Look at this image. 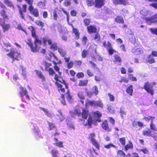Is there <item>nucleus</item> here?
<instances>
[{
	"instance_id": "obj_11",
	"label": "nucleus",
	"mask_w": 157,
	"mask_h": 157,
	"mask_svg": "<svg viewBox=\"0 0 157 157\" xmlns=\"http://www.w3.org/2000/svg\"><path fill=\"white\" fill-rule=\"evenodd\" d=\"M131 52L134 55H139L143 53V51L141 48V46H135L132 48L131 50Z\"/></svg>"
},
{
	"instance_id": "obj_14",
	"label": "nucleus",
	"mask_w": 157,
	"mask_h": 157,
	"mask_svg": "<svg viewBox=\"0 0 157 157\" xmlns=\"http://www.w3.org/2000/svg\"><path fill=\"white\" fill-rule=\"evenodd\" d=\"M146 23L151 24L152 23H157V13H156L151 17L146 18Z\"/></svg>"
},
{
	"instance_id": "obj_9",
	"label": "nucleus",
	"mask_w": 157,
	"mask_h": 157,
	"mask_svg": "<svg viewBox=\"0 0 157 157\" xmlns=\"http://www.w3.org/2000/svg\"><path fill=\"white\" fill-rule=\"evenodd\" d=\"M17 7L19 10V13L20 15V17L22 19L25 20V14L24 13H25L27 11V6L25 4H23L22 5V7L19 5H17Z\"/></svg>"
},
{
	"instance_id": "obj_29",
	"label": "nucleus",
	"mask_w": 157,
	"mask_h": 157,
	"mask_svg": "<svg viewBox=\"0 0 157 157\" xmlns=\"http://www.w3.org/2000/svg\"><path fill=\"white\" fill-rule=\"evenodd\" d=\"M35 71L36 72V74L38 77L40 78L41 79V81L42 82H44L45 81V77L40 71L35 70Z\"/></svg>"
},
{
	"instance_id": "obj_56",
	"label": "nucleus",
	"mask_w": 157,
	"mask_h": 157,
	"mask_svg": "<svg viewBox=\"0 0 157 157\" xmlns=\"http://www.w3.org/2000/svg\"><path fill=\"white\" fill-rule=\"evenodd\" d=\"M54 145L60 148L63 147V143L62 141H59L58 142H56L54 143Z\"/></svg>"
},
{
	"instance_id": "obj_16",
	"label": "nucleus",
	"mask_w": 157,
	"mask_h": 157,
	"mask_svg": "<svg viewBox=\"0 0 157 157\" xmlns=\"http://www.w3.org/2000/svg\"><path fill=\"white\" fill-rule=\"evenodd\" d=\"M113 2L115 5H123L124 6L128 3V0H113Z\"/></svg>"
},
{
	"instance_id": "obj_24",
	"label": "nucleus",
	"mask_w": 157,
	"mask_h": 157,
	"mask_svg": "<svg viewBox=\"0 0 157 157\" xmlns=\"http://www.w3.org/2000/svg\"><path fill=\"white\" fill-rule=\"evenodd\" d=\"M146 62L151 64L155 63V61L154 57L151 55L150 54L148 56Z\"/></svg>"
},
{
	"instance_id": "obj_63",
	"label": "nucleus",
	"mask_w": 157,
	"mask_h": 157,
	"mask_svg": "<svg viewBox=\"0 0 157 157\" xmlns=\"http://www.w3.org/2000/svg\"><path fill=\"white\" fill-rule=\"evenodd\" d=\"M119 82L120 83L124 82V83H127L128 82V80L127 78L124 77H122L120 80L119 81Z\"/></svg>"
},
{
	"instance_id": "obj_30",
	"label": "nucleus",
	"mask_w": 157,
	"mask_h": 157,
	"mask_svg": "<svg viewBox=\"0 0 157 157\" xmlns=\"http://www.w3.org/2000/svg\"><path fill=\"white\" fill-rule=\"evenodd\" d=\"M52 63L54 64V68L55 70L57 72H59L60 70L59 68L57 66L58 64H61L62 62L61 60L59 61V62H56L55 61L53 60Z\"/></svg>"
},
{
	"instance_id": "obj_12",
	"label": "nucleus",
	"mask_w": 157,
	"mask_h": 157,
	"mask_svg": "<svg viewBox=\"0 0 157 157\" xmlns=\"http://www.w3.org/2000/svg\"><path fill=\"white\" fill-rule=\"evenodd\" d=\"M101 126L104 130L108 132H110L111 131V128L110 127V126L109 125L107 120H105L102 121Z\"/></svg>"
},
{
	"instance_id": "obj_3",
	"label": "nucleus",
	"mask_w": 157,
	"mask_h": 157,
	"mask_svg": "<svg viewBox=\"0 0 157 157\" xmlns=\"http://www.w3.org/2000/svg\"><path fill=\"white\" fill-rule=\"evenodd\" d=\"M29 29L31 30V35L33 38L34 39V45L35 48H36L35 52H38L40 48V47L38 46V45H40L42 44L41 40H40L36 36V31L35 28L32 26H31L28 28Z\"/></svg>"
},
{
	"instance_id": "obj_52",
	"label": "nucleus",
	"mask_w": 157,
	"mask_h": 157,
	"mask_svg": "<svg viewBox=\"0 0 157 157\" xmlns=\"http://www.w3.org/2000/svg\"><path fill=\"white\" fill-rule=\"evenodd\" d=\"M119 141L121 144L124 146L125 144L126 139L125 137L121 138L119 139Z\"/></svg>"
},
{
	"instance_id": "obj_39",
	"label": "nucleus",
	"mask_w": 157,
	"mask_h": 157,
	"mask_svg": "<svg viewBox=\"0 0 157 157\" xmlns=\"http://www.w3.org/2000/svg\"><path fill=\"white\" fill-rule=\"evenodd\" d=\"M87 5L88 7L94 6L95 7V1L93 0H86V1Z\"/></svg>"
},
{
	"instance_id": "obj_43",
	"label": "nucleus",
	"mask_w": 157,
	"mask_h": 157,
	"mask_svg": "<svg viewBox=\"0 0 157 157\" xmlns=\"http://www.w3.org/2000/svg\"><path fill=\"white\" fill-rule=\"evenodd\" d=\"M89 54V52L88 50L84 49L82 52L81 55L82 57L83 58H85L86 57L87 55Z\"/></svg>"
},
{
	"instance_id": "obj_32",
	"label": "nucleus",
	"mask_w": 157,
	"mask_h": 157,
	"mask_svg": "<svg viewBox=\"0 0 157 157\" xmlns=\"http://www.w3.org/2000/svg\"><path fill=\"white\" fill-rule=\"evenodd\" d=\"M72 32L75 36V39L76 40L79 39L80 38V33L78 29H74Z\"/></svg>"
},
{
	"instance_id": "obj_50",
	"label": "nucleus",
	"mask_w": 157,
	"mask_h": 157,
	"mask_svg": "<svg viewBox=\"0 0 157 157\" xmlns=\"http://www.w3.org/2000/svg\"><path fill=\"white\" fill-rule=\"evenodd\" d=\"M35 24L38 26L42 28L44 27V24L40 21H37L35 22Z\"/></svg>"
},
{
	"instance_id": "obj_26",
	"label": "nucleus",
	"mask_w": 157,
	"mask_h": 157,
	"mask_svg": "<svg viewBox=\"0 0 157 157\" xmlns=\"http://www.w3.org/2000/svg\"><path fill=\"white\" fill-rule=\"evenodd\" d=\"M124 146L125 151H127L129 149H132L133 148V144L130 141H128V144Z\"/></svg>"
},
{
	"instance_id": "obj_20",
	"label": "nucleus",
	"mask_w": 157,
	"mask_h": 157,
	"mask_svg": "<svg viewBox=\"0 0 157 157\" xmlns=\"http://www.w3.org/2000/svg\"><path fill=\"white\" fill-rule=\"evenodd\" d=\"M40 108L45 113V115L48 117L52 118L54 116L53 113L49 112L48 109L42 107H40Z\"/></svg>"
},
{
	"instance_id": "obj_61",
	"label": "nucleus",
	"mask_w": 157,
	"mask_h": 157,
	"mask_svg": "<svg viewBox=\"0 0 157 157\" xmlns=\"http://www.w3.org/2000/svg\"><path fill=\"white\" fill-rule=\"evenodd\" d=\"M76 76L78 78H82L84 77V75L82 72H78L76 75Z\"/></svg>"
},
{
	"instance_id": "obj_19",
	"label": "nucleus",
	"mask_w": 157,
	"mask_h": 157,
	"mask_svg": "<svg viewBox=\"0 0 157 157\" xmlns=\"http://www.w3.org/2000/svg\"><path fill=\"white\" fill-rule=\"evenodd\" d=\"M25 42L30 47L31 51L33 52H35L36 47L35 48L34 46L33 45L32 41V40L31 39H28L25 41Z\"/></svg>"
},
{
	"instance_id": "obj_4",
	"label": "nucleus",
	"mask_w": 157,
	"mask_h": 157,
	"mask_svg": "<svg viewBox=\"0 0 157 157\" xmlns=\"http://www.w3.org/2000/svg\"><path fill=\"white\" fill-rule=\"evenodd\" d=\"M42 42L44 46H45L48 44L50 46V48L54 51L57 50L59 48L57 45V43L54 42L53 43L52 40L48 37L44 36L42 38Z\"/></svg>"
},
{
	"instance_id": "obj_57",
	"label": "nucleus",
	"mask_w": 157,
	"mask_h": 157,
	"mask_svg": "<svg viewBox=\"0 0 157 157\" xmlns=\"http://www.w3.org/2000/svg\"><path fill=\"white\" fill-rule=\"evenodd\" d=\"M67 95L66 98L69 102H70L71 101V99H72V97L69 91L67 92L65 94Z\"/></svg>"
},
{
	"instance_id": "obj_54",
	"label": "nucleus",
	"mask_w": 157,
	"mask_h": 157,
	"mask_svg": "<svg viewBox=\"0 0 157 157\" xmlns=\"http://www.w3.org/2000/svg\"><path fill=\"white\" fill-rule=\"evenodd\" d=\"M78 96L80 99L84 100L85 99V97L82 91L79 92L78 93Z\"/></svg>"
},
{
	"instance_id": "obj_40",
	"label": "nucleus",
	"mask_w": 157,
	"mask_h": 157,
	"mask_svg": "<svg viewBox=\"0 0 157 157\" xmlns=\"http://www.w3.org/2000/svg\"><path fill=\"white\" fill-rule=\"evenodd\" d=\"M49 55L50 56V57L48 59L49 61H52L51 58L52 57H53L54 58V59H56L57 62H59V60H59L58 59V58H57L56 55L53 53H50L49 54Z\"/></svg>"
},
{
	"instance_id": "obj_22",
	"label": "nucleus",
	"mask_w": 157,
	"mask_h": 157,
	"mask_svg": "<svg viewBox=\"0 0 157 157\" xmlns=\"http://www.w3.org/2000/svg\"><path fill=\"white\" fill-rule=\"evenodd\" d=\"M149 12V10H142L140 11V13L142 15L141 18L142 19L144 20H145L146 21V18L147 17H146L147 16Z\"/></svg>"
},
{
	"instance_id": "obj_41",
	"label": "nucleus",
	"mask_w": 157,
	"mask_h": 157,
	"mask_svg": "<svg viewBox=\"0 0 157 157\" xmlns=\"http://www.w3.org/2000/svg\"><path fill=\"white\" fill-rule=\"evenodd\" d=\"M47 122L48 124V128L49 130H51L53 129V128H56V127L54 123L52 122H50L48 121H47Z\"/></svg>"
},
{
	"instance_id": "obj_45",
	"label": "nucleus",
	"mask_w": 157,
	"mask_h": 157,
	"mask_svg": "<svg viewBox=\"0 0 157 157\" xmlns=\"http://www.w3.org/2000/svg\"><path fill=\"white\" fill-rule=\"evenodd\" d=\"M155 118V117H154L148 116L147 117H144L143 118V119L147 122H149L150 120H151V121H153V120Z\"/></svg>"
},
{
	"instance_id": "obj_1",
	"label": "nucleus",
	"mask_w": 157,
	"mask_h": 157,
	"mask_svg": "<svg viewBox=\"0 0 157 157\" xmlns=\"http://www.w3.org/2000/svg\"><path fill=\"white\" fill-rule=\"evenodd\" d=\"M81 116L83 119L79 118L78 121L85 126H88L89 128H91L93 120L92 117L90 114L89 110L87 109H83Z\"/></svg>"
},
{
	"instance_id": "obj_38",
	"label": "nucleus",
	"mask_w": 157,
	"mask_h": 157,
	"mask_svg": "<svg viewBox=\"0 0 157 157\" xmlns=\"http://www.w3.org/2000/svg\"><path fill=\"white\" fill-rule=\"evenodd\" d=\"M58 112L59 113V114H57V115L59 117V119L60 120V121H62L65 119V118L63 115L61 110L60 109L58 110Z\"/></svg>"
},
{
	"instance_id": "obj_23",
	"label": "nucleus",
	"mask_w": 157,
	"mask_h": 157,
	"mask_svg": "<svg viewBox=\"0 0 157 157\" xmlns=\"http://www.w3.org/2000/svg\"><path fill=\"white\" fill-rule=\"evenodd\" d=\"M151 132L152 131L150 129L147 128V129L143 131L142 134L146 136L154 137V136H153Z\"/></svg>"
},
{
	"instance_id": "obj_5",
	"label": "nucleus",
	"mask_w": 157,
	"mask_h": 157,
	"mask_svg": "<svg viewBox=\"0 0 157 157\" xmlns=\"http://www.w3.org/2000/svg\"><path fill=\"white\" fill-rule=\"evenodd\" d=\"M155 84V82L151 83L148 82H147L144 83V88L147 93L153 96L154 93V90L153 87Z\"/></svg>"
},
{
	"instance_id": "obj_18",
	"label": "nucleus",
	"mask_w": 157,
	"mask_h": 157,
	"mask_svg": "<svg viewBox=\"0 0 157 157\" xmlns=\"http://www.w3.org/2000/svg\"><path fill=\"white\" fill-rule=\"evenodd\" d=\"M113 57V62L114 63L117 64L119 66L121 65L122 60L120 56L118 54H115Z\"/></svg>"
},
{
	"instance_id": "obj_15",
	"label": "nucleus",
	"mask_w": 157,
	"mask_h": 157,
	"mask_svg": "<svg viewBox=\"0 0 157 157\" xmlns=\"http://www.w3.org/2000/svg\"><path fill=\"white\" fill-rule=\"evenodd\" d=\"M95 7L97 8H101L105 5V0H94Z\"/></svg>"
},
{
	"instance_id": "obj_47",
	"label": "nucleus",
	"mask_w": 157,
	"mask_h": 157,
	"mask_svg": "<svg viewBox=\"0 0 157 157\" xmlns=\"http://www.w3.org/2000/svg\"><path fill=\"white\" fill-rule=\"evenodd\" d=\"M93 145L98 149H99V145L98 142L96 141L95 140H93L91 141Z\"/></svg>"
},
{
	"instance_id": "obj_25",
	"label": "nucleus",
	"mask_w": 157,
	"mask_h": 157,
	"mask_svg": "<svg viewBox=\"0 0 157 157\" xmlns=\"http://www.w3.org/2000/svg\"><path fill=\"white\" fill-rule=\"evenodd\" d=\"M127 93L129 96H132L133 92V86L131 85L128 86L126 90Z\"/></svg>"
},
{
	"instance_id": "obj_6",
	"label": "nucleus",
	"mask_w": 157,
	"mask_h": 157,
	"mask_svg": "<svg viewBox=\"0 0 157 157\" xmlns=\"http://www.w3.org/2000/svg\"><path fill=\"white\" fill-rule=\"evenodd\" d=\"M90 105L91 106H98L101 108L103 107V104L101 100H98L97 101H88L86 102L85 106H88Z\"/></svg>"
},
{
	"instance_id": "obj_21",
	"label": "nucleus",
	"mask_w": 157,
	"mask_h": 157,
	"mask_svg": "<svg viewBox=\"0 0 157 157\" xmlns=\"http://www.w3.org/2000/svg\"><path fill=\"white\" fill-rule=\"evenodd\" d=\"M93 115L96 118H97L96 120V121H98L99 122H100L101 121V117L102 116L101 113L99 111L97 110L93 113Z\"/></svg>"
},
{
	"instance_id": "obj_17",
	"label": "nucleus",
	"mask_w": 157,
	"mask_h": 157,
	"mask_svg": "<svg viewBox=\"0 0 157 157\" xmlns=\"http://www.w3.org/2000/svg\"><path fill=\"white\" fill-rule=\"evenodd\" d=\"M86 28L88 32L89 33H96L97 32V28L95 25H90Z\"/></svg>"
},
{
	"instance_id": "obj_28",
	"label": "nucleus",
	"mask_w": 157,
	"mask_h": 157,
	"mask_svg": "<svg viewBox=\"0 0 157 157\" xmlns=\"http://www.w3.org/2000/svg\"><path fill=\"white\" fill-rule=\"evenodd\" d=\"M20 89L22 91L19 92V94L21 97H23L25 94L28 93V91L25 87H23L21 86L20 87Z\"/></svg>"
},
{
	"instance_id": "obj_10",
	"label": "nucleus",
	"mask_w": 157,
	"mask_h": 157,
	"mask_svg": "<svg viewBox=\"0 0 157 157\" xmlns=\"http://www.w3.org/2000/svg\"><path fill=\"white\" fill-rule=\"evenodd\" d=\"M114 21L117 24H122L123 25L121 26L122 28L124 29L127 27V25L124 24V20L121 16L118 15L117 16L114 18Z\"/></svg>"
},
{
	"instance_id": "obj_55",
	"label": "nucleus",
	"mask_w": 157,
	"mask_h": 157,
	"mask_svg": "<svg viewBox=\"0 0 157 157\" xmlns=\"http://www.w3.org/2000/svg\"><path fill=\"white\" fill-rule=\"evenodd\" d=\"M52 64L50 63H48L47 62H44V67L45 70V71L48 70V69H49V67L51 66Z\"/></svg>"
},
{
	"instance_id": "obj_42",
	"label": "nucleus",
	"mask_w": 157,
	"mask_h": 157,
	"mask_svg": "<svg viewBox=\"0 0 157 157\" xmlns=\"http://www.w3.org/2000/svg\"><path fill=\"white\" fill-rule=\"evenodd\" d=\"M150 129L154 131H157V129L155 127V125L153 123V121H151V123L150 124Z\"/></svg>"
},
{
	"instance_id": "obj_31",
	"label": "nucleus",
	"mask_w": 157,
	"mask_h": 157,
	"mask_svg": "<svg viewBox=\"0 0 157 157\" xmlns=\"http://www.w3.org/2000/svg\"><path fill=\"white\" fill-rule=\"evenodd\" d=\"M55 84L56 86H57L58 88H59L58 90L59 91H60L61 92L63 93H64L65 92V90L64 88H62L63 86L60 84L59 83V82L56 81L55 82Z\"/></svg>"
},
{
	"instance_id": "obj_2",
	"label": "nucleus",
	"mask_w": 157,
	"mask_h": 157,
	"mask_svg": "<svg viewBox=\"0 0 157 157\" xmlns=\"http://www.w3.org/2000/svg\"><path fill=\"white\" fill-rule=\"evenodd\" d=\"M0 15L2 18H0V25L2 27L4 32L7 31L10 29V24H6V21L9 19L8 16L6 14L5 12L2 10L0 13Z\"/></svg>"
},
{
	"instance_id": "obj_58",
	"label": "nucleus",
	"mask_w": 157,
	"mask_h": 157,
	"mask_svg": "<svg viewBox=\"0 0 157 157\" xmlns=\"http://www.w3.org/2000/svg\"><path fill=\"white\" fill-rule=\"evenodd\" d=\"M108 96L109 97V100L113 102L115 100V98L113 95L110 93L108 94Z\"/></svg>"
},
{
	"instance_id": "obj_27",
	"label": "nucleus",
	"mask_w": 157,
	"mask_h": 157,
	"mask_svg": "<svg viewBox=\"0 0 157 157\" xmlns=\"http://www.w3.org/2000/svg\"><path fill=\"white\" fill-rule=\"evenodd\" d=\"M132 126L135 128H137L138 126L143 127L144 126L143 123L140 121H136L134 120L132 124Z\"/></svg>"
},
{
	"instance_id": "obj_8",
	"label": "nucleus",
	"mask_w": 157,
	"mask_h": 157,
	"mask_svg": "<svg viewBox=\"0 0 157 157\" xmlns=\"http://www.w3.org/2000/svg\"><path fill=\"white\" fill-rule=\"evenodd\" d=\"M20 55L19 52L12 50H10V52L7 54V55L13 60H18Z\"/></svg>"
},
{
	"instance_id": "obj_53",
	"label": "nucleus",
	"mask_w": 157,
	"mask_h": 157,
	"mask_svg": "<svg viewBox=\"0 0 157 157\" xmlns=\"http://www.w3.org/2000/svg\"><path fill=\"white\" fill-rule=\"evenodd\" d=\"M95 136V134L94 133H90L88 139L90 140L91 141L95 140L94 137Z\"/></svg>"
},
{
	"instance_id": "obj_49",
	"label": "nucleus",
	"mask_w": 157,
	"mask_h": 157,
	"mask_svg": "<svg viewBox=\"0 0 157 157\" xmlns=\"http://www.w3.org/2000/svg\"><path fill=\"white\" fill-rule=\"evenodd\" d=\"M108 118L110 124L112 126H114L115 125V120L114 119L111 117H109Z\"/></svg>"
},
{
	"instance_id": "obj_59",
	"label": "nucleus",
	"mask_w": 157,
	"mask_h": 157,
	"mask_svg": "<svg viewBox=\"0 0 157 157\" xmlns=\"http://www.w3.org/2000/svg\"><path fill=\"white\" fill-rule=\"evenodd\" d=\"M139 151L142 152L144 154H147L149 153V151L146 148H144L143 149H140L138 150Z\"/></svg>"
},
{
	"instance_id": "obj_35",
	"label": "nucleus",
	"mask_w": 157,
	"mask_h": 157,
	"mask_svg": "<svg viewBox=\"0 0 157 157\" xmlns=\"http://www.w3.org/2000/svg\"><path fill=\"white\" fill-rule=\"evenodd\" d=\"M117 155L119 157H125L126 154L122 150H118L117 152Z\"/></svg>"
},
{
	"instance_id": "obj_34",
	"label": "nucleus",
	"mask_w": 157,
	"mask_h": 157,
	"mask_svg": "<svg viewBox=\"0 0 157 157\" xmlns=\"http://www.w3.org/2000/svg\"><path fill=\"white\" fill-rule=\"evenodd\" d=\"M83 23L85 26L88 27L91 23V19L90 18H85L83 19Z\"/></svg>"
},
{
	"instance_id": "obj_36",
	"label": "nucleus",
	"mask_w": 157,
	"mask_h": 157,
	"mask_svg": "<svg viewBox=\"0 0 157 157\" xmlns=\"http://www.w3.org/2000/svg\"><path fill=\"white\" fill-rule=\"evenodd\" d=\"M57 50L62 57H65L66 56L67 54L66 52L62 48H59Z\"/></svg>"
},
{
	"instance_id": "obj_62",
	"label": "nucleus",
	"mask_w": 157,
	"mask_h": 157,
	"mask_svg": "<svg viewBox=\"0 0 157 157\" xmlns=\"http://www.w3.org/2000/svg\"><path fill=\"white\" fill-rule=\"evenodd\" d=\"M4 2L5 4L6 5L9 7H11L13 6L11 2L9 0H4Z\"/></svg>"
},
{
	"instance_id": "obj_60",
	"label": "nucleus",
	"mask_w": 157,
	"mask_h": 157,
	"mask_svg": "<svg viewBox=\"0 0 157 157\" xmlns=\"http://www.w3.org/2000/svg\"><path fill=\"white\" fill-rule=\"evenodd\" d=\"M107 109L109 112L110 113H114V110L112 106L109 105L107 107Z\"/></svg>"
},
{
	"instance_id": "obj_46",
	"label": "nucleus",
	"mask_w": 157,
	"mask_h": 157,
	"mask_svg": "<svg viewBox=\"0 0 157 157\" xmlns=\"http://www.w3.org/2000/svg\"><path fill=\"white\" fill-rule=\"evenodd\" d=\"M85 90L86 91L87 96L90 98H91L93 96V93L90 91L88 90L87 88H85Z\"/></svg>"
},
{
	"instance_id": "obj_7",
	"label": "nucleus",
	"mask_w": 157,
	"mask_h": 157,
	"mask_svg": "<svg viewBox=\"0 0 157 157\" xmlns=\"http://www.w3.org/2000/svg\"><path fill=\"white\" fill-rule=\"evenodd\" d=\"M103 46L107 49V51L109 55H112L114 53L116 52V50L112 48L111 43L109 41L106 42L104 40L102 42Z\"/></svg>"
},
{
	"instance_id": "obj_13",
	"label": "nucleus",
	"mask_w": 157,
	"mask_h": 157,
	"mask_svg": "<svg viewBox=\"0 0 157 157\" xmlns=\"http://www.w3.org/2000/svg\"><path fill=\"white\" fill-rule=\"evenodd\" d=\"M28 10L30 13L35 17H38L39 16V12L38 9L34 8L33 6H29Z\"/></svg>"
},
{
	"instance_id": "obj_44",
	"label": "nucleus",
	"mask_w": 157,
	"mask_h": 157,
	"mask_svg": "<svg viewBox=\"0 0 157 157\" xmlns=\"http://www.w3.org/2000/svg\"><path fill=\"white\" fill-rule=\"evenodd\" d=\"M60 100L61 103L63 105H66V102L65 100V94H62L60 97Z\"/></svg>"
},
{
	"instance_id": "obj_64",
	"label": "nucleus",
	"mask_w": 157,
	"mask_h": 157,
	"mask_svg": "<svg viewBox=\"0 0 157 157\" xmlns=\"http://www.w3.org/2000/svg\"><path fill=\"white\" fill-rule=\"evenodd\" d=\"M47 71H48L50 75H53L55 74L53 69L52 68H49V69Z\"/></svg>"
},
{
	"instance_id": "obj_37",
	"label": "nucleus",
	"mask_w": 157,
	"mask_h": 157,
	"mask_svg": "<svg viewBox=\"0 0 157 157\" xmlns=\"http://www.w3.org/2000/svg\"><path fill=\"white\" fill-rule=\"evenodd\" d=\"M77 115L78 117H80L81 115V113L79 109H77L74 110V113L72 115V116L74 117Z\"/></svg>"
},
{
	"instance_id": "obj_48",
	"label": "nucleus",
	"mask_w": 157,
	"mask_h": 157,
	"mask_svg": "<svg viewBox=\"0 0 157 157\" xmlns=\"http://www.w3.org/2000/svg\"><path fill=\"white\" fill-rule=\"evenodd\" d=\"M92 90L93 94H94L95 95H97L99 91L98 88L97 86H94L92 88Z\"/></svg>"
},
{
	"instance_id": "obj_51",
	"label": "nucleus",
	"mask_w": 157,
	"mask_h": 157,
	"mask_svg": "<svg viewBox=\"0 0 157 157\" xmlns=\"http://www.w3.org/2000/svg\"><path fill=\"white\" fill-rule=\"evenodd\" d=\"M111 147L117 148V147L111 143H109L107 145H104V147L107 149H109Z\"/></svg>"
},
{
	"instance_id": "obj_33",
	"label": "nucleus",
	"mask_w": 157,
	"mask_h": 157,
	"mask_svg": "<svg viewBox=\"0 0 157 157\" xmlns=\"http://www.w3.org/2000/svg\"><path fill=\"white\" fill-rule=\"evenodd\" d=\"M88 83V80L87 79L85 80H79L78 85L80 86H86L87 85Z\"/></svg>"
}]
</instances>
